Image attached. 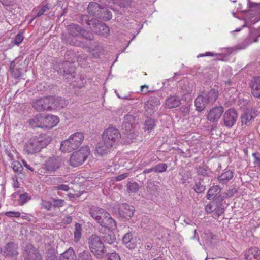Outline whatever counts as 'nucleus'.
<instances>
[{
	"label": "nucleus",
	"mask_w": 260,
	"mask_h": 260,
	"mask_svg": "<svg viewBox=\"0 0 260 260\" xmlns=\"http://www.w3.org/2000/svg\"><path fill=\"white\" fill-rule=\"evenodd\" d=\"M237 113L234 109H230L225 111L223 115V119L225 126L231 127L236 123Z\"/></svg>",
	"instance_id": "obj_11"
},
{
	"label": "nucleus",
	"mask_w": 260,
	"mask_h": 260,
	"mask_svg": "<svg viewBox=\"0 0 260 260\" xmlns=\"http://www.w3.org/2000/svg\"><path fill=\"white\" fill-rule=\"evenodd\" d=\"M62 164L61 159L58 156L49 158L44 164L45 169L49 172H53L59 168Z\"/></svg>",
	"instance_id": "obj_10"
},
{
	"label": "nucleus",
	"mask_w": 260,
	"mask_h": 260,
	"mask_svg": "<svg viewBox=\"0 0 260 260\" xmlns=\"http://www.w3.org/2000/svg\"><path fill=\"white\" fill-rule=\"evenodd\" d=\"M40 205L42 208H44L47 211H50L52 207V204L50 202L46 200H42Z\"/></svg>",
	"instance_id": "obj_44"
},
{
	"label": "nucleus",
	"mask_w": 260,
	"mask_h": 260,
	"mask_svg": "<svg viewBox=\"0 0 260 260\" xmlns=\"http://www.w3.org/2000/svg\"><path fill=\"white\" fill-rule=\"evenodd\" d=\"M67 33L70 35L76 36H82L83 38L89 40L93 39V35L89 32H87L85 29L77 24L72 23L67 27Z\"/></svg>",
	"instance_id": "obj_6"
},
{
	"label": "nucleus",
	"mask_w": 260,
	"mask_h": 260,
	"mask_svg": "<svg viewBox=\"0 0 260 260\" xmlns=\"http://www.w3.org/2000/svg\"><path fill=\"white\" fill-rule=\"evenodd\" d=\"M90 214L92 217L100 224L102 223L105 217L108 215V213L104 209L92 206L90 209Z\"/></svg>",
	"instance_id": "obj_8"
},
{
	"label": "nucleus",
	"mask_w": 260,
	"mask_h": 260,
	"mask_svg": "<svg viewBox=\"0 0 260 260\" xmlns=\"http://www.w3.org/2000/svg\"><path fill=\"white\" fill-rule=\"evenodd\" d=\"M214 55H215V54H214L212 52H206L205 53H203V54H200L198 56V57H204V56H214Z\"/></svg>",
	"instance_id": "obj_57"
},
{
	"label": "nucleus",
	"mask_w": 260,
	"mask_h": 260,
	"mask_svg": "<svg viewBox=\"0 0 260 260\" xmlns=\"http://www.w3.org/2000/svg\"><path fill=\"white\" fill-rule=\"evenodd\" d=\"M208 104L206 98L203 95L198 96L195 100V106L196 109L199 111L203 110Z\"/></svg>",
	"instance_id": "obj_29"
},
{
	"label": "nucleus",
	"mask_w": 260,
	"mask_h": 260,
	"mask_svg": "<svg viewBox=\"0 0 260 260\" xmlns=\"http://www.w3.org/2000/svg\"><path fill=\"white\" fill-rule=\"evenodd\" d=\"M23 40V36L21 34H18L16 35L14 40V42L15 44L19 45Z\"/></svg>",
	"instance_id": "obj_49"
},
{
	"label": "nucleus",
	"mask_w": 260,
	"mask_h": 260,
	"mask_svg": "<svg viewBox=\"0 0 260 260\" xmlns=\"http://www.w3.org/2000/svg\"><path fill=\"white\" fill-rule=\"evenodd\" d=\"M194 191L197 193H201L205 190V186L202 185L201 182H196L193 187Z\"/></svg>",
	"instance_id": "obj_43"
},
{
	"label": "nucleus",
	"mask_w": 260,
	"mask_h": 260,
	"mask_svg": "<svg viewBox=\"0 0 260 260\" xmlns=\"http://www.w3.org/2000/svg\"><path fill=\"white\" fill-rule=\"evenodd\" d=\"M30 197L28 194L26 193L20 194L19 196V203L21 205H23L26 202H27L29 200H30Z\"/></svg>",
	"instance_id": "obj_45"
},
{
	"label": "nucleus",
	"mask_w": 260,
	"mask_h": 260,
	"mask_svg": "<svg viewBox=\"0 0 260 260\" xmlns=\"http://www.w3.org/2000/svg\"><path fill=\"white\" fill-rule=\"evenodd\" d=\"M218 96V92L215 89L210 90L205 96L208 104H212L216 100Z\"/></svg>",
	"instance_id": "obj_33"
},
{
	"label": "nucleus",
	"mask_w": 260,
	"mask_h": 260,
	"mask_svg": "<svg viewBox=\"0 0 260 260\" xmlns=\"http://www.w3.org/2000/svg\"><path fill=\"white\" fill-rule=\"evenodd\" d=\"M14 66H15L14 62H12L10 64V72H11V73H13L14 72Z\"/></svg>",
	"instance_id": "obj_63"
},
{
	"label": "nucleus",
	"mask_w": 260,
	"mask_h": 260,
	"mask_svg": "<svg viewBox=\"0 0 260 260\" xmlns=\"http://www.w3.org/2000/svg\"><path fill=\"white\" fill-rule=\"evenodd\" d=\"M181 104L179 98L176 95H171L166 99L165 106L168 109H173L177 107Z\"/></svg>",
	"instance_id": "obj_23"
},
{
	"label": "nucleus",
	"mask_w": 260,
	"mask_h": 260,
	"mask_svg": "<svg viewBox=\"0 0 260 260\" xmlns=\"http://www.w3.org/2000/svg\"><path fill=\"white\" fill-rule=\"evenodd\" d=\"M215 210V212L218 216H220L224 212V209L220 206Z\"/></svg>",
	"instance_id": "obj_59"
},
{
	"label": "nucleus",
	"mask_w": 260,
	"mask_h": 260,
	"mask_svg": "<svg viewBox=\"0 0 260 260\" xmlns=\"http://www.w3.org/2000/svg\"><path fill=\"white\" fill-rule=\"evenodd\" d=\"M49 9V6L48 4H47L42 6L41 9L39 11L37 14V17H40L47 10Z\"/></svg>",
	"instance_id": "obj_46"
},
{
	"label": "nucleus",
	"mask_w": 260,
	"mask_h": 260,
	"mask_svg": "<svg viewBox=\"0 0 260 260\" xmlns=\"http://www.w3.org/2000/svg\"><path fill=\"white\" fill-rule=\"evenodd\" d=\"M121 215L125 219H128L134 215L135 208L133 206L128 204L123 205L120 209Z\"/></svg>",
	"instance_id": "obj_25"
},
{
	"label": "nucleus",
	"mask_w": 260,
	"mask_h": 260,
	"mask_svg": "<svg viewBox=\"0 0 260 260\" xmlns=\"http://www.w3.org/2000/svg\"><path fill=\"white\" fill-rule=\"evenodd\" d=\"M75 254L72 248H69L60 256V260H75Z\"/></svg>",
	"instance_id": "obj_31"
},
{
	"label": "nucleus",
	"mask_w": 260,
	"mask_h": 260,
	"mask_svg": "<svg viewBox=\"0 0 260 260\" xmlns=\"http://www.w3.org/2000/svg\"><path fill=\"white\" fill-rule=\"evenodd\" d=\"M107 260H121L119 255L116 252H112L108 255Z\"/></svg>",
	"instance_id": "obj_47"
},
{
	"label": "nucleus",
	"mask_w": 260,
	"mask_h": 260,
	"mask_svg": "<svg viewBox=\"0 0 260 260\" xmlns=\"http://www.w3.org/2000/svg\"><path fill=\"white\" fill-rule=\"evenodd\" d=\"M252 156L254 158V164L260 168V157L257 156L255 153H253Z\"/></svg>",
	"instance_id": "obj_54"
},
{
	"label": "nucleus",
	"mask_w": 260,
	"mask_h": 260,
	"mask_svg": "<svg viewBox=\"0 0 260 260\" xmlns=\"http://www.w3.org/2000/svg\"><path fill=\"white\" fill-rule=\"evenodd\" d=\"M84 133L77 132L71 135L68 139L63 141L60 145V150L63 152H70L78 148L83 142Z\"/></svg>",
	"instance_id": "obj_2"
},
{
	"label": "nucleus",
	"mask_w": 260,
	"mask_h": 260,
	"mask_svg": "<svg viewBox=\"0 0 260 260\" xmlns=\"http://www.w3.org/2000/svg\"><path fill=\"white\" fill-rule=\"evenodd\" d=\"M25 260H40L41 256L38 250L31 244L26 246L23 254Z\"/></svg>",
	"instance_id": "obj_16"
},
{
	"label": "nucleus",
	"mask_w": 260,
	"mask_h": 260,
	"mask_svg": "<svg viewBox=\"0 0 260 260\" xmlns=\"http://www.w3.org/2000/svg\"><path fill=\"white\" fill-rule=\"evenodd\" d=\"M197 172L199 175H202L204 176L207 175V170H206L203 167L200 166L199 167H198L197 169Z\"/></svg>",
	"instance_id": "obj_52"
},
{
	"label": "nucleus",
	"mask_w": 260,
	"mask_h": 260,
	"mask_svg": "<svg viewBox=\"0 0 260 260\" xmlns=\"http://www.w3.org/2000/svg\"><path fill=\"white\" fill-rule=\"evenodd\" d=\"M233 176V172L230 170H226L220 176H218V179L220 183L225 184Z\"/></svg>",
	"instance_id": "obj_32"
},
{
	"label": "nucleus",
	"mask_w": 260,
	"mask_h": 260,
	"mask_svg": "<svg viewBox=\"0 0 260 260\" xmlns=\"http://www.w3.org/2000/svg\"><path fill=\"white\" fill-rule=\"evenodd\" d=\"M152 247V245L150 243H147L145 246V249L150 250Z\"/></svg>",
	"instance_id": "obj_64"
},
{
	"label": "nucleus",
	"mask_w": 260,
	"mask_h": 260,
	"mask_svg": "<svg viewBox=\"0 0 260 260\" xmlns=\"http://www.w3.org/2000/svg\"><path fill=\"white\" fill-rule=\"evenodd\" d=\"M101 9L99 5L95 2H90L87 7L89 14L96 17L101 16Z\"/></svg>",
	"instance_id": "obj_28"
},
{
	"label": "nucleus",
	"mask_w": 260,
	"mask_h": 260,
	"mask_svg": "<svg viewBox=\"0 0 260 260\" xmlns=\"http://www.w3.org/2000/svg\"><path fill=\"white\" fill-rule=\"evenodd\" d=\"M103 239L104 241L109 244H112L116 241V236L114 233L111 231L108 230V232L103 236Z\"/></svg>",
	"instance_id": "obj_34"
},
{
	"label": "nucleus",
	"mask_w": 260,
	"mask_h": 260,
	"mask_svg": "<svg viewBox=\"0 0 260 260\" xmlns=\"http://www.w3.org/2000/svg\"><path fill=\"white\" fill-rule=\"evenodd\" d=\"M81 226L79 223H76L75 231L74 232V239L76 241H78L81 236Z\"/></svg>",
	"instance_id": "obj_38"
},
{
	"label": "nucleus",
	"mask_w": 260,
	"mask_h": 260,
	"mask_svg": "<svg viewBox=\"0 0 260 260\" xmlns=\"http://www.w3.org/2000/svg\"><path fill=\"white\" fill-rule=\"evenodd\" d=\"M134 128V117L132 115H126L122 123V129L125 131L128 137L133 138Z\"/></svg>",
	"instance_id": "obj_7"
},
{
	"label": "nucleus",
	"mask_w": 260,
	"mask_h": 260,
	"mask_svg": "<svg viewBox=\"0 0 260 260\" xmlns=\"http://www.w3.org/2000/svg\"><path fill=\"white\" fill-rule=\"evenodd\" d=\"M112 148L108 147L105 142L99 143L95 148V153L100 156H103L109 152Z\"/></svg>",
	"instance_id": "obj_27"
},
{
	"label": "nucleus",
	"mask_w": 260,
	"mask_h": 260,
	"mask_svg": "<svg viewBox=\"0 0 260 260\" xmlns=\"http://www.w3.org/2000/svg\"><path fill=\"white\" fill-rule=\"evenodd\" d=\"M93 19H96L95 18H90L87 15H83L80 18V22L86 28H89L91 29H92L93 26L91 21Z\"/></svg>",
	"instance_id": "obj_36"
},
{
	"label": "nucleus",
	"mask_w": 260,
	"mask_h": 260,
	"mask_svg": "<svg viewBox=\"0 0 260 260\" xmlns=\"http://www.w3.org/2000/svg\"><path fill=\"white\" fill-rule=\"evenodd\" d=\"M158 96V94L151 95L149 100L145 103V109L150 114L154 113L160 104Z\"/></svg>",
	"instance_id": "obj_9"
},
{
	"label": "nucleus",
	"mask_w": 260,
	"mask_h": 260,
	"mask_svg": "<svg viewBox=\"0 0 260 260\" xmlns=\"http://www.w3.org/2000/svg\"><path fill=\"white\" fill-rule=\"evenodd\" d=\"M205 209L207 213H211L215 210L213 206L210 204L207 205Z\"/></svg>",
	"instance_id": "obj_56"
},
{
	"label": "nucleus",
	"mask_w": 260,
	"mask_h": 260,
	"mask_svg": "<svg viewBox=\"0 0 260 260\" xmlns=\"http://www.w3.org/2000/svg\"><path fill=\"white\" fill-rule=\"evenodd\" d=\"M122 242L127 248L133 249L137 245L138 239L134 235V233L127 232L124 235L122 239Z\"/></svg>",
	"instance_id": "obj_14"
},
{
	"label": "nucleus",
	"mask_w": 260,
	"mask_h": 260,
	"mask_svg": "<svg viewBox=\"0 0 260 260\" xmlns=\"http://www.w3.org/2000/svg\"><path fill=\"white\" fill-rule=\"evenodd\" d=\"M33 107L38 111L48 110L51 109L50 96L37 100L32 104Z\"/></svg>",
	"instance_id": "obj_12"
},
{
	"label": "nucleus",
	"mask_w": 260,
	"mask_h": 260,
	"mask_svg": "<svg viewBox=\"0 0 260 260\" xmlns=\"http://www.w3.org/2000/svg\"><path fill=\"white\" fill-rule=\"evenodd\" d=\"M78 260H92L91 254L88 251L84 250L79 253Z\"/></svg>",
	"instance_id": "obj_40"
},
{
	"label": "nucleus",
	"mask_w": 260,
	"mask_h": 260,
	"mask_svg": "<svg viewBox=\"0 0 260 260\" xmlns=\"http://www.w3.org/2000/svg\"><path fill=\"white\" fill-rule=\"evenodd\" d=\"M88 245L91 252L98 258H103L105 250L101 238L95 234L92 235L88 239Z\"/></svg>",
	"instance_id": "obj_4"
},
{
	"label": "nucleus",
	"mask_w": 260,
	"mask_h": 260,
	"mask_svg": "<svg viewBox=\"0 0 260 260\" xmlns=\"http://www.w3.org/2000/svg\"><path fill=\"white\" fill-rule=\"evenodd\" d=\"M154 171L153 170V167H152L151 168H150V169H145L143 171V174H147V173H149L151 172H153Z\"/></svg>",
	"instance_id": "obj_61"
},
{
	"label": "nucleus",
	"mask_w": 260,
	"mask_h": 260,
	"mask_svg": "<svg viewBox=\"0 0 260 260\" xmlns=\"http://www.w3.org/2000/svg\"><path fill=\"white\" fill-rule=\"evenodd\" d=\"M128 176V173H124L115 177V180L117 181L122 180Z\"/></svg>",
	"instance_id": "obj_55"
},
{
	"label": "nucleus",
	"mask_w": 260,
	"mask_h": 260,
	"mask_svg": "<svg viewBox=\"0 0 260 260\" xmlns=\"http://www.w3.org/2000/svg\"><path fill=\"white\" fill-rule=\"evenodd\" d=\"M91 22L93 26L91 30L95 33L103 36H107L109 34V27L104 23L97 19H93Z\"/></svg>",
	"instance_id": "obj_13"
},
{
	"label": "nucleus",
	"mask_w": 260,
	"mask_h": 260,
	"mask_svg": "<svg viewBox=\"0 0 260 260\" xmlns=\"http://www.w3.org/2000/svg\"><path fill=\"white\" fill-rule=\"evenodd\" d=\"M50 141L51 139L49 137H34L27 142L24 150L28 154H35L47 146Z\"/></svg>",
	"instance_id": "obj_1"
},
{
	"label": "nucleus",
	"mask_w": 260,
	"mask_h": 260,
	"mask_svg": "<svg viewBox=\"0 0 260 260\" xmlns=\"http://www.w3.org/2000/svg\"><path fill=\"white\" fill-rule=\"evenodd\" d=\"M252 95L260 98V76L254 77L250 83Z\"/></svg>",
	"instance_id": "obj_21"
},
{
	"label": "nucleus",
	"mask_w": 260,
	"mask_h": 260,
	"mask_svg": "<svg viewBox=\"0 0 260 260\" xmlns=\"http://www.w3.org/2000/svg\"><path fill=\"white\" fill-rule=\"evenodd\" d=\"M51 109L53 108H62L67 106L68 102L64 99L59 97L50 96Z\"/></svg>",
	"instance_id": "obj_24"
},
{
	"label": "nucleus",
	"mask_w": 260,
	"mask_h": 260,
	"mask_svg": "<svg viewBox=\"0 0 260 260\" xmlns=\"http://www.w3.org/2000/svg\"><path fill=\"white\" fill-rule=\"evenodd\" d=\"M55 188L57 190H61L66 191H68L70 189L68 185H66V184L59 185L57 186L56 187H55Z\"/></svg>",
	"instance_id": "obj_53"
},
{
	"label": "nucleus",
	"mask_w": 260,
	"mask_h": 260,
	"mask_svg": "<svg viewBox=\"0 0 260 260\" xmlns=\"http://www.w3.org/2000/svg\"><path fill=\"white\" fill-rule=\"evenodd\" d=\"M121 137L119 131L114 127H109L105 130L102 136V141L112 148L115 147Z\"/></svg>",
	"instance_id": "obj_5"
},
{
	"label": "nucleus",
	"mask_w": 260,
	"mask_h": 260,
	"mask_svg": "<svg viewBox=\"0 0 260 260\" xmlns=\"http://www.w3.org/2000/svg\"><path fill=\"white\" fill-rule=\"evenodd\" d=\"M221 189L219 186H213L208 190L206 197L208 200L214 199L220 192Z\"/></svg>",
	"instance_id": "obj_35"
},
{
	"label": "nucleus",
	"mask_w": 260,
	"mask_h": 260,
	"mask_svg": "<svg viewBox=\"0 0 260 260\" xmlns=\"http://www.w3.org/2000/svg\"><path fill=\"white\" fill-rule=\"evenodd\" d=\"M64 200L61 199L53 200V206L56 207H62L63 205Z\"/></svg>",
	"instance_id": "obj_50"
},
{
	"label": "nucleus",
	"mask_w": 260,
	"mask_h": 260,
	"mask_svg": "<svg viewBox=\"0 0 260 260\" xmlns=\"http://www.w3.org/2000/svg\"><path fill=\"white\" fill-rule=\"evenodd\" d=\"M17 245L14 242H11L8 243L5 246L4 251L3 255L6 256H14L18 254L17 251Z\"/></svg>",
	"instance_id": "obj_19"
},
{
	"label": "nucleus",
	"mask_w": 260,
	"mask_h": 260,
	"mask_svg": "<svg viewBox=\"0 0 260 260\" xmlns=\"http://www.w3.org/2000/svg\"><path fill=\"white\" fill-rule=\"evenodd\" d=\"M168 166L166 163H160L153 167L154 172L156 173H162L166 171Z\"/></svg>",
	"instance_id": "obj_39"
},
{
	"label": "nucleus",
	"mask_w": 260,
	"mask_h": 260,
	"mask_svg": "<svg viewBox=\"0 0 260 260\" xmlns=\"http://www.w3.org/2000/svg\"><path fill=\"white\" fill-rule=\"evenodd\" d=\"M145 88L148 89V86L147 85H143L141 87V91L143 92L144 94H146L148 92V90H145Z\"/></svg>",
	"instance_id": "obj_60"
},
{
	"label": "nucleus",
	"mask_w": 260,
	"mask_h": 260,
	"mask_svg": "<svg viewBox=\"0 0 260 260\" xmlns=\"http://www.w3.org/2000/svg\"><path fill=\"white\" fill-rule=\"evenodd\" d=\"M80 36L70 35L68 34H63L61 35V39L65 43L75 46L81 47L84 46L83 43L78 40Z\"/></svg>",
	"instance_id": "obj_17"
},
{
	"label": "nucleus",
	"mask_w": 260,
	"mask_h": 260,
	"mask_svg": "<svg viewBox=\"0 0 260 260\" xmlns=\"http://www.w3.org/2000/svg\"><path fill=\"white\" fill-rule=\"evenodd\" d=\"M59 118L53 115H48L45 116V128H52L56 126L59 122Z\"/></svg>",
	"instance_id": "obj_26"
},
{
	"label": "nucleus",
	"mask_w": 260,
	"mask_h": 260,
	"mask_svg": "<svg viewBox=\"0 0 260 260\" xmlns=\"http://www.w3.org/2000/svg\"><path fill=\"white\" fill-rule=\"evenodd\" d=\"M223 112V108L221 106L213 108L208 112L207 119L210 122H216L220 119Z\"/></svg>",
	"instance_id": "obj_15"
},
{
	"label": "nucleus",
	"mask_w": 260,
	"mask_h": 260,
	"mask_svg": "<svg viewBox=\"0 0 260 260\" xmlns=\"http://www.w3.org/2000/svg\"><path fill=\"white\" fill-rule=\"evenodd\" d=\"M22 163H23V165L24 166V167L25 168H26L27 169L30 170L31 172H34V169L31 167L30 165H29L26 161H25L24 160H22Z\"/></svg>",
	"instance_id": "obj_58"
},
{
	"label": "nucleus",
	"mask_w": 260,
	"mask_h": 260,
	"mask_svg": "<svg viewBox=\"0 0 260 260\" xmlns=\"http://www.w3.org/2000/svg\"><path fill=\"white\" fill-rule=\"evenodd\" d=\"M90 154V148L87 145L82 146L79 150L74 151L71 155L69 163L72 167H78L82 165Z\"/></svg>",
	"instance_id": "obj_3"
},
{
	"label": "nucleus",
	"mask_w": 260,
	"mask_h": 260,
	"mask_svg": "<svg viewBox=\"0 0 260 260\" xmlns=\"http://www.w3.org/2000/svg\"><path fill=\"white\" fill-rule=\"evenodd\" d=\"M100 225L108 229H114L116 228L115 221L111 218L109 213L108 215L106 217H105Z\"/></svg>",
	"instance_id": "obj_30"
},
{
	"label": "nucleus",
	"mask_w": 260,
	"mask_h": 260,
	"mask_svg": "<svg viewBox=\"0 0 260 260\" xmlns=\"http://www.w3.org/2000/svg\"><path fill=\"white\" fill-rule=\"evenodd\" d=\"M155 126V123L154 120L148 119L145 122L144 129L145 131H147L148 133H150L154 128Z\"/></svg>",
	"instance_id": "obj_37"
},
{
	"label": "nucleus",
	"mask_w": 260,
	"mask_h": 260,
	"mask_svg": "<svg viewBox=\"0 0 260 260\" xmlns=\"http://www.w3.org/2000/svg\"><path fill=\"white\" fill-rule=\"evenodd\" d=\"M256 116L255 111L253 109L246 110L241 115V123L243 125H249L251 120Z\"/></svg>",
	"instance_id": "obj_18"
},
{
	"label": "nucleus",
	"mask_w": 260,
	"mask_h": 260,
	"mask_svg": "<svg viewBox=\"0 0 260 260\" xmlns=\"http://www.w3.org/2000/svg\"><path fill=\"white\" fill-rule=\"evenodd\" d=\"M16 0H0V2L3 5L6 6H11L13 5L15 3Z\"/></svg>",
	"instance_id": "obj_51"
},
{
	"label": "nucleus",
	"mask_w": 260,
	"mask_h": 260,
	"mask_svg": "<svg viewBox=\"0 0 260 260\" xmlns=\"http://www.w3.org/2000/svg\"><path fill=\"white\" fill-rule=\"evenodd\" d=\"M12 74H13V76H14V77L16 79L19 78L21 75V73L19 71H18L17 73L14 72Z\"/></svg>",
	"instance_id": "obj_62"
},
{
	"label": "nucleus",
	"mask_w": 260,
	"mask_h": 260,
	"mask_svg": "<svg viewBox=\"0 0 260 260\" xmlns=\"http://www.w3.org/2000/svg\"><path fill=\"white\" fill-rule=\"evenodd\" d=\"M5 215L8 217H19L20 216L21 214L19 212H13V211H9L5 213Z\"/></svg>",
	"instance_id": "obj_48"
},
{
	"label": "nucleus",
	"mask_w": 260,
	"mask_h": 260,
	"mask_svg": "<svg viewBox=\"0 0 260 260\" xmlns=\"http://www.w3.org/2000/svg\"><path fill=\"white\" fill-rule=\"evenodd\" d=\"M127 189L129 192L133 193L137 192L139 188L138 183L129 182L127 184Z\"/></svg>",
	"instance_id": "obj_41"
},
{
	"label": "nucleus",
	"mask_w": 260,
	"mask_h": 260,
	"mask_svg": "<svg viewBox=\"0 0 260 260\" xmlns=\"http://www.w3.org/2000/svg\"><path fill=\"white\" fill-rule=\"evenodd\" d=\"M245 260H259L260 250L257 247H251L244 253Z\"/></svg>",
	"instance_id": "obj_22"
},
{
	"label": "nucleus",
	"mask_w": 260,
	"mask_h": 260,
	"mask_svg": "<svg viewBox=\"0 0 260 260\" xmlns=\"http://www.w3.org/2000/svg\"><path fill=\"white\" fill-rule=\"evenodd\" d=\"M45 116L42 114L37 115L34 118L29 119L28 122L32 127L45 128Z\"/></svg>",
	"instance_id": "obj_20"
},
{
	"label": "nucleus",
	"mask_w": 260,
	"mask_h": 260,
	"mask_svg": "<svg viewBox=\"0 0 260 260\" xmlns=\"http://www.w3.org/2000/svg\"><path fill=\"white\" fill-rule=\"evenodd\" d=\"M12 168L14 172L20 173L22 170V165L18 161H14L11 164Z\"/></svg>",
	"instance_id": "obj_42"
}]
</instances>
